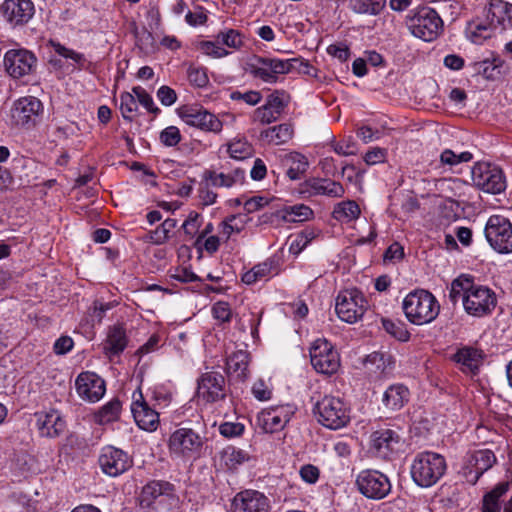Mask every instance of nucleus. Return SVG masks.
Masks as SVG:
<instances>
[{"label":"nucleus","instance_id":"obj_51","mask_svg":"<svg viewBox=\"0 0 512 512\" xmlns=\"http://www.w3.org/2000/svg\"><path fill=\"white\" fill-rule=\"evenodd\" d=\"M216 41L234 49H239L244 43L242 34L234 29L219 32Z\"/></svg>","mask_w":512,"mask_h":512},{"label":"nucleus","instance_id":"obj_28","mask_svg":"<svg viewBox=\"0 0 512 512\" xmlns=\"http://www.w3.org/2000/svg\"><path fill=\"white\" fill-rule=\"evenodd\" d=\"M487 20L495 28L507 30L512 28V3L504 0H491L487 8Z\"/></svg>","mask_w":512,"mask_h":512},{"label":"nucleus","instance_id":"obj_55","mask_svg":"<svg viewBox=\"0 0 512 512\" xmlns=\"http://www.w3.org/2000/svg\"><path fill=\"white\" fill-rule=\"evenodd\" d=\"M187 74L189 82L198 88L205 87L209 82L205 68L190 66L188 68Z\"/></svg>","mask_w":512,"mask_h":512},{"label":"nucleus","instance_id":"obj_59","mask_svg":"<svg viewBox=\"0 0 512 512\" xmlns=\"http://www.w3.org/2000/svg\"><path fill=\"white\" fill-rule=\"evenodd\" d=\"M200 49L204 54L214 58H222L229 54L218 42L203 41L200 43Z\"/></svg>","mask_w":512,"mask_h":512},{"label":"nucleus","instance_id":"obj_32","mask_svg":"<svg viewBox=\"0 0 512 512\" xmlns=\"http://www.w3.org/2000/svg\"><path fill=\"white\" fill-rule=\"evenodd\" d=\"M474 70L485 79L496 80L506 75L509 72V67L500 57H493L491 60L486 59L474 63Z\"/></svg>","mask_w":512,"mask_h":512},{"label":"nucleus","instance_id":"obj_42","mask_svg":"<svg viewBox=\"0 0 512 512\" xmlns=\"http://www.w3.org/2000/svg\"><path fill=\"white\" fill-rule=\"evenodd\" d=\"M360 215V208L355 201H344L338 203L333 210V217L344 223L357 219Z\"/></svg>","mask_w":512,"mask_h":512},{"label":"nucleus","instance_id":"obj_7","mask_svg":"<svg viewBox=\"0 0 512 512\" xmlns=\"http://www.w3.org/2000/svg\"><path fill=\"white\" fill-rule=\"evenodd\" d=\"M484 234L489 245L500 254L512 253V224L502 215L489 217Z\"/></svg>","mask_w":512,"mask_h":512},{"label":"nucleus","instance_id":"obj_22","mask_svg":"<svg viewBox=\"0 0 512 512\" xmlns=\"http://www.w3.org/2000/svg\"><path fill=\"white\" fill-rule=\"evenodd\" d=\"M269 499L257 490L247 489L237 493L231 504L233 512H268Z\"/></svg>","mask_w":512,"mask_h":512},{"label":"nucleus","instance_id":"obj_8","mask_svg":"<svg viewBox=\"0 0 512 512\" xmlns=\"http://www.w3.org/2000/svg\"><path fill=\"white\" fill-rule=\"evenodd\" d=\"M474 185L483 192L499 194L506 189V180L503 171L496 165L478 162L471 170Z\"/></svg>","mask_w":512,"mask_h":512},{"label":"nucleus","instance_id":"obj_12","mask_svg":"<svg viewBox=\"0 0 512 512\" xmlns=\"http://www.w3.org/2000/svg\"><path fill=\"white\" fill-rule=\"evenodd\" d=\"M313 368L321 374L332 375L340 367V357L331 343L326 339H316L309 350Z\"/></svg>","mask_w":512,"mask_h":512},{"label":"nucleus","instance_id":"obj_48","mask_svg":"<svg viewBox=\"0 0 512 512\" xmlns=\"http://www.w3.org/2000/svg\"><path fill=\"white\" fill-rule=\"evenodd\" d=\"M223 458L229 469H236L249 460V454L239 448L229 446L223 451Z\"/></svg>","mask_w":512,"mask_h":512},{"label":"nucleus","instance_id":"obj_20","mask_svg":"<svg viewBox=\"0 0 512 512\" xmlns=\"http://www.w3.org/2000/svg\"><path fill=\"white\" fill-rule=\"evenodd\" d=\"M0 11L4 19L13 27L27 24L35 13L31 0H5Z\"/></svg>","mask_w":512,"mask_h":512},{"label":"nucleus","instance_id":"obj_43","mask_svg":"<svg viewBox=\"0 0 512 512\" xmlns=\"http://www.w3.org/2000/svg\"><path fill=\"white\" fill-rule=\"evenodd\" d=\"M227 152L231 158L244 160L253 155V146L245 138H237L227 144Z\"/></svg>","mask_w":512,"mask_h":512},{"label":"nucleus","instance_id":"obj_14","mask_svg":"<svg viewBox=\"0 0 512 512\" xmlns=\"http://www.w3.org/2000/svg\"><path fill=\"white\" fill-rule=\"evenodd\" d=\"M197 392L206 402L224 400L229 392L225 377L218 371L203 373L197 380Z\"/></svg>","mask_w":512,"mask_h":512},{"label":"nucleus","instance_id":"obj_26","mask_svg":"<svg viewBox=\"0 0 512 512\" xmlns=\"http://www.w3.org/2000/svg\"><path fill=\"white\" fill-rule=\"evenodd\" d=\"M484 357L485 354L481 349L463 346L452 355V360L460 365L462 372L475 375L482 365Z\"/></svg>","mask_w":512,"mask_h":512},{"label":"nucleus","instance_id":"obj_33","mask_svg":"<svg viewBox=\"0 0 512 512\" xmlns=\"http://www.w3.org/2000/svg\"><path fill=\"white\" fill-rule=\"evenodd\" d=\"M364 363L370 372L386 376L393 371L395 360L389 353L373 352L366 357Z\"/></svg>","mask_w":512,"mask_h":512},{"label":"nucleus","instance_id":"obj_44","mask_svg":"<svg viewBox=\"0 0 512 512\" xmlns=\"http://www.w3.org/2000/svg\"><path fill=\"white\" fill-rule=\"evenodd\" d=\"M121 412V402L114 398L100 408L96 417L100 424H106L118 420Z\"/></svg>","mask_w":512,"mask_h":512},{"label":"nucleus","instance_id":"obj_6","mask_svg":"<svg viewBox=\"0 0 512 512\" xmlns=\"http://www.w3.org/2000/svg\"><path fill=\"white\" fill-rule=\"evenodd\" d=\"M204 438L191 428L176 429L169 437L168 448L171 455L178 458H194L202 450Z\"/></svg>","mask_w":512,"mask_h":512},{"label":"nucleus","instance_id":"obj_10","mask_svg":"<svg viewBox=\"0 0 512 512\" xmlns=\"http://www.w3.org/2000/svg\"><path fill=\"white\" fill-rule=\"evenodd\" d=\"M358 491L368 499L381 500L387 497L392 484L384 473L378 470H362L356 477Z\"/></svg>","mask_w":512,"mask_h":512},{"label":"nucleus","instance_id":"obj_56","mask_svg":"<svg viewBox=\"0 0 512 512\" xmlns=\"http://www.w3.org/2000/svg\"><path fill=\"white\" fill-rule=\"evenodd\" d=\"M182 139L180 130L176 126L166 127L160 133V141L167 147L176 146Z\"/></svg>","mask_w":512,"mask_h":512},{"label":"nucleus","instance_id":"obj_60","mask_svg":"<svg viewBox=\"0 0 512 512\" xmlns=\"http://www.w3.org/2000/svg\"><path fill=\"white\" fill-rule=\"evenodd\" d=\"M283 63H286L288 66L287 74L291 72H298L303 74H311L312 66L308 63V61L302 58H291L283 60Z\"/></svg>","mask_w":512,"mask_h":512},{"label":"nucleus","instance_id":"obj_15","mask_svg":"<svg viewBox=\"0 0 512 512\" xmlns=\"http://www.w3.org/2000/svg\"><path fill=\"white\" fill-rule=\"evenodd\" d=\"M179 116L187 125L205 132L218 133L223 127L217 116L197 105L183 106Z\"/></svg>","mask_w":512,"mask_h":512},{"label":"nucleus","instance_id":"obj_62","mask_svg":"<svg viewBox=\"0 0 512 512\" xmlns=\"http://www.w3.org/2000/svg\"><path fill=\"white\" fill-rule=\"evenodd\" d=\"M114 307V304L112 302H101V301H94L93 307L91 309V319L93 323L100 324L105 317V314L108 310H111Z\"/></svg>","mask_w":512,"mask_h":512},{"label":"nucleus","instance_id":"obj_40","mask_svg":"<svg viewBox=\"0 0 512 512\" xmlns=\"http://www.w3.org/2000/svg\"><path fill=\"white\" fill-rule=\"evenodd\" d=\"M173 485L166 481H151L142 489V502L149 505L152 501L162 495H170Z\"/></svg>","mask_w":512,"mask_h":512},{"label":"nucleus","instance_id":"obj_21","mask_svg":"<svg viewBox=\"0 0 512 512\" xmlns=\"http://www.w3.org/2000/svg\"><path fill=\"white\" fill-rule=\"evenodd\" d=\"M371 449L380 458L387 459L401 448V437L392 429H379L371 436Z\"/></svg>","mask_w":512,"mask_h":512},{"label":"nucleus","instance_id":"obj_54","mask_svg":"<svg viewBox=\"0 0 512 512\" xmlns=\"http://www.w3.org/2000/svg\"><path fill=\"white\" fill-rule=\"evenodd\" d=\"M202 223V217L199 213L191 211L187 219L182 224L184 233L192 239L198 232Z\"/></svg>","mask_w":512,"mask_h":512},{"label":"nucleus","instance_id":"obj_24","mask_svg":"<svg viewBox=\"0 0 512 512\" xmlns=\"http://www.w3.org/2000/svg\"><path fill=\"white\" fill-rule=\"evenodd\" d=\"M131 404V412L136 424L145 431H155L159 426V413L152 409L139 393V399L135 398Z\"/></svg>","mask_w":512,"mask_h":512},{"label":"nucleus","instance_id":"obj_58","mask_svg":"<svg viewBox=\"0 0 512 512\" xmlns=\"http://www.w3.org/2000/svg\"><path fill=\"white\" fill-rule=\"evenodd\" d=\"M279 118V115L276 114L273 109L267 107V105H262L258 107L253 113L254 121H258L261 124H270L275 122Z\"/></svg>","mask_w":512,"mask_h":512},{"label":"nucleus","instance_id":"obj_46","mask_svg":"<svg viewBox=\"0 0 512 512\" xmlns=\"http://www.w3.org/2000/svg\"><path fill=\"white\" fill-rule=\"evenodd\" d=\"M471 281L472 277L466 275H461L452 281L449 291V299L453 304H455L460 298L463 300V297L467 295L469 287H471Z\"/></svg>","mask_w":512,"mask_h":512},{"label":"nucleus","instance_id":"obj_61","mask_svg":"<svg viewBox=\"0 0 512 512\" xmlns=\"http://www.w3.org/2000/svg\"><path fill=\"white\" fill-rule=\"evenodd\" d=\"M212 314L215 319L221 322H230L232 317L230 305L224 301H218L213 304Z\"/></svg>","mask_w":512,"mask_h":512},{"label":"nucleus","instance_id":"obj_64","mask_svg":"<svg viewBox=\"0 0 512 512\" xmlns=\"http://www.w3.org/2000/svg\"><path fill=\"white\" fill-rule=\"evenodd\" d=\"M237 219L235 215L227 217L223 220L220 225V234L225 239L228 240L233 233H240L242 230V226L237 224H233V222Z\"/></svg>","mask_w":512,"mask_h":512},{"label":"nucleus","instance_id":"obj_52","mask_svg":"<svg viewBox=\"0 0 512 512\" xmlns=\"http://www.w3.org/2000/svg\"><path fill=\"white\" fill-rule=\"evenodd\" d=\"M132 92L136 96L137 103L142 105L148 112L157 115L160 109L155 105L151 95L142 87L135 86L132 88Z\"/></svg>","mask_w":512,"mask_h":512},{"label":"nucleus","instance_id":"obj_47","mask_svg":"<svg viewBox=\"0 0 512 512\" xmlns=\"http://www.w3.org/2000/svg\"><path fill=\"white\" fill-rule=\"evenodd\" d=\"M177 226V220L167 218L154 231L149 233V239L156 245L165 243L170 238V232Z\"/></svg>","mask_w":512,"mask_h":512},{"label":"nucleus","instance_id":"obj_19","mask_svg":"<svg viewBox=\"0 0 512 512\" xmlns=\"http://www.w3.org/2000/svg\"><path fill=\"white\" fill-rule=\"evenodd\" d=\"M250 73L266 83H276L278 75L287 74L288 66L282 59L255 56L249 64Z\"/></svg>","mask_w":512,"mask_h":512},{"label":"nucleus","instance_id":"obj_34","mask_svg":"<svg viewBox=\"0 0 512 512\" xmlns=\"http://www.w3.org/2000/svg\"><path fill=\"white\" fill-rule=\"evenodd\" d=\"M293 133L294 130L291 124L282 123L263 130L260 133V139L267 144L283 145L292 139Z\"/></svg>","mask_w":512,"mask_h":512},{"label":"nucleus","instance_id":"obj_9","mask_svg":"<svg viewBox=\"0 0 512 512\" xmlns=\"http://www.w3.org/2000/svg\"><path fill=\"white\" fill-rule=\"evenodd\" d=\"M496 304L497 298L493 290L471 281V287L463 297V307L467 314L474 317L486 316L495 309Z\"/></svg>","mask_w":512,"mask_h":512},{"label":"nucleus","instance_id":"obj_29","mask_svg":"<svg viewBox=\"0 0 512 512\" xmlns=\"http://www.w3.org/2000/svg\"><path fill=\"white\" fill-rule=\"evenodd\" d=\"M303 193L312 195H325L339 198L344 195V188L339 182L330 179L310 178L303 183Z\"/></svg>","mask_w":512,"mask_h":512},{"label":"nucleus","instance_id":"obj_45","mask_svg":"<svg viewBox=\"0 0 512 512\" xmlns=\"http://www.w3.org/2000/svg\"><path fill=\"white\" fill-rule=\"evenodd\" d=\"M383 329L395 339L406 342L410 339V332L406 324L400 320L382 319Z\"/></svg>","mask_w":512,"mask_h":512},{"label":"nucleus","instance_id":"obj_1","mask_svg":"<svg viewBox=\"0 0 512 512\" xmlns=\"http://www.w3.org/2000/svg\"><path fill=\"white\" fill-rule=\"evenodd\" d=\"M402 309L410 323L424 325L437 318L440 312V304L428 290L415 289L404 298Z\"/></svg>","mask_w":512,"mask_h":512},{"label":"nucleus","instance_id":"obj_41","mask_svg":"<svg viewBox=\"0 0 512 512\" xmlns=\"http://www.w3.org/2000/svg\"><path fill=\"white\" fill-rule=\"evenodd\" d=\"M386 0H349L350 9L356 14L376 16L381 13Z\"/></svg>","mask_w":512,"mask_h":512},{"label":"nucleus","instance_id":"obj_13","mask_svg":"<svg viewBox=\"0 0 512 512\" xmlns=\"http://www.w3.org/2000/svg\"><path fill=\"white\" fill-rule=\"evenodd\" d=\"M496 463V456L489 449L476 450L466 454L459 474L470 485H475L479 478Z\"/></svg>","mask_w":512,"mask_h":512},{"label":"nucleus","instance_id":"obj_63","mask_svg":"<svg viewBox=\"0 0 512 512\" xmlns=\"http://www.w3.org/2000/svg\"><path fill=\"white\" fill-rule=\"evenodd\" d=\"M230 98L232 100H242L245 103H247L251 106H254V105H257L261 101L262 95L259 91H254V90H250V91H246V92L233 91L230 94Z\"/></svg>","mask_w":512,"mask_h":512},{"label":"nucleus","instance_id":"obj_5","mask_svg":"<svg viewBox=\"0 0 512 512\" xmlns=\"http://www.w3.org/2000/svg\"><path fill=\"white\" fill-rule=\"evenodd\" d=\"M43 104L33 96L19 98L10 110L11 125L21 129H32L42 119Z\"/></svg>","mask_w":512,"mask_h":512},{"label":"nucleus","instance_id":"obj_23","mask_svg":"<svg viewBox=\"0 0 512 512\" xmlns=\"http://www.w3.org/2000/svg\"><path fill=\"white\" fill-rule=\"evenodd\" d=\"M78 395L89 402L99 401L106 391L105 381L94 372H82L75 381Z\"/></svg>","mask_w":512,"mask_h":512},{"label":"nucleus","instance_id":"obj_53","mask_svg":"<svg viewBox=\"0 0 512 512\" xmlns=\"http://www.w3.org/2000/svg\"><path fill=\"white\" fill-rule=\"evenodd\" d=\"M50 43H51V46L53 47L55 53H57L58 55L66 58V59H71L80 66H83L84 63L86 62L85 56L83 54L78 53L72 49H69V48L65 47L64 45H62L58 42H55V41H51Z\"/></svg>","mask_w":512,"mask_h":512},{"label":"nucleus","instance_id":"obj_39","mask_svg":"<svg viewBox=\"0 0 512 512\" xmlns=\"http://www.w3.org/2000/svg\"><path fill=\"white\" fill-rule=\"evenodd\" d=\"M249 354L238 350L227 358L226 366L229 373L236 374L237 378L244 381L247 378Z\"/></svg>","mask_w":512,"mask_h":512},{"label":"nucleus","instance_id":"obj_30","mask_svg":"<svg viewBox=\"0 0 512 512\" xmlns=\"http://www.w3.org/2000/svg\"><path fill=\"white\" fill-rule=\"evenodd\" d=\"M128 338L125 328L121 324L110 326L107 331V336L103 342V352L110 359L119 356L126 348Z\"/></svg>","mask_w":512,"mask_h":512},{"label":"nucleus","instance_id":"obj_31","mask_svg":"<svg viewBox=\"0 0 512 512\" xmlns=\"http://www.w3.org/2000/svg\"><path fill=\"white\" fill-rule=\"evenodd\" d=\"M280 161L287 168V176L291 180H298L306 172L309 163L307 158L298 152H288L279 155Z\"/></svg>","mask_w":512,"mask_h":512},{"label":"nucleus","instance_id":"obj_16","mask_svg":"<svg viewBox=\"0 0 512 512\" xmlns=\"http://www.w3.org/2000/svg\"><path fill=\"white\" fill-rule=\"evenodd\" d=\"M295 413V407L290 404L272 406L263 409L257 416L259 426L266 433L281 431Z\"/></svg>","mask_w":512,"mask_h":512},{"label":"nucleus","instance_id":"obj_37","mask_svg":"<svg viewBox=\"0 0 512 512\" xmlns=\"http://www.w3.org/2000/svg\"><path fill=\"white\" fill-rule=\"evenodd\" d=\"M509 489L507 482L498 483L491 491L487 492L482 498L481 512H500V499Z\"/></svg>","mask_w":512,"mask_h":512},{"label":"nucleus","instance_id":"obj_38","mask_svg":"<svg viewBox=\"0 0 512 512\" xmlns=\"http://www.w3.org/2000/svg\"><path fill=\"white\" fill-rule=\"evenodd\" d=\"M496 28L491 21H472L466 29L467 37L475 44H482L494 34Z\"/></svg>","mask_w":512,"mask_h":512},{"label":"nucleus","instance_id":"obj_27","mask_svg":"<svg viewBox=\"0 0 512 512\" xmlns=\"http://www.w3.org/2000/svg\"><path fill=\"white\" fill-rule=\"evenodd\" d=\"M37 427L41 436L56 438L60 436L66 428V422L59 411L51 409L48 412L36 414Z\"/></svg>","mask_w":512,"mask_h":512},{"label":"nucleus","instance_id":"obj_11","mask_svg":"<svg viewBox=\"0 0 512 512\" xmlns=\"http://www.w3.org/2000/svg\"><path fill=\"white\" fill-rule=\"evenodd\" d=\"M367 301L358 289L341 291L335 304L338 317L347 323H355L362 318L366 311Z\"/></svg>","mask_w":512,"mask_h":512},{"label":"nucleus","instance_id":"obj_2","mask_svg":"<svg viewBox=\"0 0 512 512\" xmlns=\"http://www.w3.org/2000/svg\"><path fill=\"white\" fill-rule=\"evenodd\" d=\"M447 463L439 453L423 451L415 455L410 474L414 483L422 488L435 485L446 473Z\"/></svg>","mask_w":512,"mask_h":512},{"label":"nucleus","instance_id":"obj_36","mask_svg":"<svg viewBox=\"0 0 512 512\" xmlns=\"http://www.w3.org/2000/svg\"><path fill=\"white\" fill-rule=\"evenodd\" d=\"M273 274H277L276 261L273 259H267L245 272L242 275V281L247 285H251L266 279Z\"/></svg>","mask_w":512,"mask_h":512},{"label":"nucleus","instance_id":"obj_50","mask_svg":"<svg viewBox=\"0 0 512 512\" xmlns=\"http://www.w3.org/2000/svg\"><path fill=\"white\" fill-rule=\"evenodd\" d=\"M473 158L472 153L465 151L460 153H455L450 149H445L440 155V162L443 165H448L453 167L460 163L469 162Z\"/></svg>","mask_w":512,"mask_h":512},{"label":"nucleus","instance_id":"obj_35","mask_svg":"<svg viewBox=\"0 0 512 512\" xmlns=\"http://www.w3.org/2000/svg\"><path fill=\"white\" fill-rule=\"evenodd\" d=\"M409 400V390L401 384H394L384 392L382 402L392 411L400 410Z\"/></svg>","mask_w":512,"mask_h":512},{"label":"nucleus","instance_id":"obj_17","mask_svg":"<svg viewBox=\"0 0 512 512\" xmlns=\"http://www.w3.org/2000/svg\"><path fill=\"white\" fill-rule=\"evenodd\" d=\"M37 58L26 49H11L4 56V66L13 78L30 75L36 67Z\"/></svg>","mask_w":512,"mask_h":512},{"label":"nucleus","instance_id":"obj_3","mask_svg":"<svg viewBox=\"0 0 512 512\" xmlns=\"http://www.w3.org/2000/svg\"><path fill=\"white\" fill-rule=\"evenodd\" d=\"M317 421L331 430H338L350 422V407L340 397L325 395L314 405Z\"/></svg>","mask_w":512,"mask_h":512},{"label":"nucleus","instance_id":"obj_57","mask_svg":"<svg viewBox=\"0 0 512 512\" xmlns=\"http://www.w3.org/2000/svg\"><path fill=\"white\" fill-rule=\"evenodd\" d=\"M205 179L210 181L214 187H226L230 188L233 186V179L231 180L229 174L216 173L215 171H206Z\"/></svg>","mask_w":512,"mask_h":512},{"label":"nucleus","instance_id":"obj_49","mask_svg":"<svg viewBox=\"0 0 512 512\" xmlns=\"http://www.w3.org/2000/svg\"><path fill=\"white\" fill-rule=\"evenodd\" d=\"M120 111L125 120L132 121L134 113L138 109L136 96L134 93L122 92L120 94Z\"/></svg>","mask_w":512,"mask_h":512},{"label":"nucleus","instance_id":"obj_4","mask_svg":"<svg viewBox=\"0 0 512 512\" xmlns=\"http://www.w3.org/2000/svg\"><path fill=\"white\" fill-rule=\"evenodd\" d=\"M409 30L415 37L431 42L443 31V20L435 9L422 6L413 12L409 20Z\"/></svg>","mask_w":512,"mask_h":512},{"label":"nucleus","instance_id":"obj_25","mask_svg":"<svg viewBox=\"0 0 512 512\" xmlns=\"http://www.w3.org/2000/svg\"><path fill=\"white\" fill-rule=\"evenodd\" d=\"M313 214V211L304 204H297L293 206H285L270 213H264L261 216L262 223H274L278 220L285 222H302L308 220Z\"/></svg>","mask_w":512,"mask_h":512},{"label":"nucleus","instance_id":"obj_18","mask_svg":"<svg viewBox=\"0 0 512 512\" xmlns=\"http://www.w3.org/2000/svg\"><path fill=\"white\" fill-rule=\"evenodd\" d=\"M98 462L102 471L112 477L121 475L132 466L129 455L113 446L102 449Z\"/></svg>","mask_w":512,"mask_h":512}]
</instances>
